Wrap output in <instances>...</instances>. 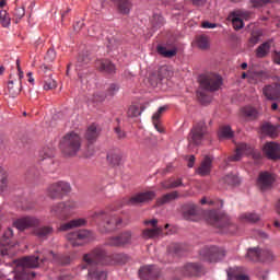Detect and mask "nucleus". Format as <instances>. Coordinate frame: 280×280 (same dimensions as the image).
<instances>
[{"mask_svg": "<svg viewBox=\"0 0 280 280\" xmlns=\"http://www.w3.org/2000/svg\"><path fill=\"white\" fill-rule=\"evenodd\" d=\"M95 218L96 220H101V226H103L104 233H110V231H115L121 224V218L113 212L101 210L95 212Z\"/></svg>", "mask_w": 280, "mask_h": 280, "instance_id": "423d86ee", "label": "nucleus"}, {"mask_svg": "<svg viewBox=\"0 0 280 280\" xmlns=\"http://www.w3.org/2000/svg\"><path fill=\"white\" fill-rule=\"evenodd\" d=\"M13 15L15 16L16 21H21V19L25 16V9L23 7L15 8Z\"/></svg>", "mask_w": 280, "mask_h": 280, "instance_id": "0e129e2a", "label": "nucleus"}, {"mask_svg": "<svg viewBox=\"0 0 280 280\" xmlns=\"http://www.w3.org/2000/svg\"><path fill=\"white\" fill-rule=\"evenodd\" d=\"M106 94L104 92H96L94 95H93V102L95 103H100V102H104V100H106Z\"/></svg>", "mask_w": 280, "mask_h": 280, "instance_id": "69168bd1", "label": "nucleus"}, {"mask_svg": "<svg viewBox=\"0 0 280 280\" xmlns=\"http://www.w3.org/2000/svg\"><path fill=\"white\" fill-rule=\"evenodd\" d=\"M176 198H178V191H172V192L165 194L161 198L156 199L155 207H163V205H167L173 200H176Z\"/></svg>", "mask_w": 280, "mask_h": 280, "instance_id": "f704fd0d", "label": "nucleus"}, {"mask_svg": "<svg viewBox=\"0 0 280 280\" xmlns=\"http://www.w3.org/2000/svg\"><path fill=\"white\" fill-rule=\"evenodd\" d=\"M228 280H250L248 275H244V267H230L226 269Z\"/></svg>", "mask_w": 280, "mask_h": 280, "instance_id": "b1692460", "label": "nucleus"}, {"mask_svg": "<svg viewBox=\"0 0 280 280\" xmlns=\"http://www.w3.org/2000/svg\"><path fill=\"white\" fill-rule=\"evenodd\" d=\"M243 154H252V158L254 161L258 163V161H261V152L255 151L250 148V145L246 143H241L237 145L235 154L228 158V161H241Z\"/></svg>", "mask_w": 280, "mask_h": 280, "instance_id": "ddd939ff", "label": "nucleus"}, {"mask_svg": "<svg viewBox=\"0 0 280 280\" xmlns=\"http://www.w3.org/2000/svg\"><path fill=\"white\" fill-rule=\"evenodd\" d=\"M161 233H163V229L161 228L145 229L142 231V236L144 240H154V237H159Z\"/></svg>", "mask_w": 280, "mask_h": 280, "instance_id": "58836bf2", "label": "nucleus"}, {"mask_svg": "<svg viewBox=\"0 0 280 280\" xmlns=\"http://www.w3.org/2000/svg\"><path fill=\"white\" fill-rule=\"evenodd\" d=\"M88 62H91V58H89V55H79L75 65L77 71H82V67H85Z\"/></svg>", "mask_w": 280, "mask_h": 280, "instance_id": "8fccbe9b", "label": "nucleus"}, {"mask_svg": "<svg viewBox=\"0 0 280 280\" xmlns=\"http://www.w3.org/2000/svg\"><path fill=\"white\" fill-rule=\"evenodd\" d=\"M38 256H26L20 260V266L25 270L26 268H38L40 266Z\"/></svg>", "mask_w": 280, "mask_h": 280, "instance_id": "2f4dec72", "label": "nucleus"}, {"mask_svg": "<svg viewBox=\"0 0 280 280\" xmlns=\"http://www.w3.org/2000/svg\"><path fill=\"white\" fill-rule=\"evenodd\" d=\"M233 129L229 125L221 126L219 129V139H233Z\"/></svg>", "mask_w": 280, "mask_h": 280, "instance_id": "c03bdc74", "label": "nucleus"}, {"mask_svg": "<svg viewBox=\"0 0 280 280\" xmlns=\"http://www.w3.org/2000/svg\"><path fill=\"white\" fill-rule=\"evenodd\" d=\"M23 70H21V60L15 61V73L11 70L9 81L7 83L11 97H16L23 91Z\"/></svg>", "mask_w": 280, "mask_h": 280, "instance_id": "20e7f679", "label": "nucleus"}, {"mask_svg": "<svg viewBox=\"0 0 280 280\" xmlns=\"http://www.w3.org/2000/svg\"><path fill=\"white\" fill-rule=\"evenodd\" d=\"M8 189V177L0 176V191H5Z\"/></svg>", "mask_w": 280, "mask_h": 280, "instance_id": "774afa93", "label": "nucleus"}, {"mask_svg": "<svg viewBox=\"0 0 280 280\" xmlns=\"http://www.w3.org/2000/svg\"><path fill=\"white\" fill-rule=\"evenodd\" d=\"M206 220L208 224H211L214 229H219L221 233H235L237 231V225L231 221V217L222 211H208L206 213Z\"/></svg>", "mask_w": 280, "mask_h": 280, "instance_id": "f03ea898", "label": "nucleus"}, {"mask_svg": "<svg viewBox=\"0 0 280 280\" xmlns=\"http://www.w3.org/2000/svg\"><path fill=\"white\" fill-rule=\"evenodd\" d=\"M224 187H240L242 179L238 176H223L219 179Z\"/></svg>", "mask_w": 280, "mask_h": 280, "instance_id": "72a5a7b5", "label": "nucleus"}, {"mask_svg": "<svg viewBox=\"0 0 280 280\" xmlns=\"http://www.w3.org/2000/svg\"><path fill=\"white\" fill-rule=\"evenodd\" d=\"M199 90L197 91V100L200 104H210L211 95L209 93H215L220 91L222 86V77L218 73L206 72L199 75Z\"/></svg>", "mask_w": 280, "mask_h": 280, "instance_id": "f257e3e1", "label": "nucleus"}, {"mask_svg": "<svg viewBox=\"0 0 280 280\" xmlns=\"http://www.w3.org/2000/svg\"><path fill=\"white\" fill-rule=\"evenodd\" d=\"M47 257H51L52 264H57L58 266H69L71 264L70 256L56 254L54 250H49Z\"/></svg>", "mask_w": 280, "mask_h": 280, "instance_id": "c85d7f7f", "label": "nucleus"}, {"mask_svg": "<svg viewBox=\"0 0 280 280\" xmlns=\"http://www.w3.org/2000/svg\"><path fill=\"white\" fill-rule=\"evenodd\" d=\"M93 238V232L89 230H79L77 232H71L66 235V240L71 243L73 247L84 246L85 242Z\"/></svg>", "mask_w": 280, "mask_h": 280, "instance_id": "f8f14e48", "label": "nucleus"}, {"mask_svg": "<svg viewBox=\"0 0 280 280\" xmlns=\"http://www.w3.org/2000/svg\"><path fill=\"white\" fill-rule=\"evenodd\" d=\"M151 25L153 30H159V27H163V25H165V20L163 19V15L154 13L151 19Z\"/></svg>", "mask_w": 280, "mask_h": 280, "instance_id": "a18cd8bd", "label": "nucleus"}, {"mask_svg": "<svg viewBox=\"0 0 280 280\" xmlns=\"http://www.w3.org/2000/svg\"><path fill=\"white\" fill-rule=\"evenodd\" d=\"M161 268L154 265H148L139 269L141 280H159L161 279Z\"/></svg>", "mask_w": 280, "mask_h": 280, "instance_id": "f3484780", "label": "nucleus"}, {"mask_svg": "<svg viewBox=\"0 0 280 280\" xmlns=\"http://www.w3.org/2000/svg\"><path fill=\"white\" fill-rule=\"evenodd\" d=\"M212 167H213V158L206 155L201 161L199 167L197 168V174L207 176L211 174Z\"/></svg>", "mask_w": 280, "mask_h": 280, "instance_id": "bb28decb", "label": "nucleus"}, {"mask_svg": "<svg viewBox=\"0 0 280 280\" xmlns=\"http://www.w3.org/2000/svg\"><path fill=\"white\" fill-rule=\"evenodd\" d=\"M183 179L178 178L176 180L170 179L168 182H163L162 187L163 189H176V187H182Z\"/></svg>", "mask_w": 280, "mask_h": 280, "instance_id": "09e8293b", "label": "nucleus"}, {"mask_svg": "<svg viewBox=\"0 0 280 280\" xmlns=\"http://www.w3.org/2000/svg\"><path fill=\"white\" fill-rule=\"evenodd\" d=\"M199 257L202 261H208L209 264H218L226 257V249L215 245L205 246L199 250Z\"/></svg>", "mask_w": 280, "mask_h": 280, "instance_id": "39448f33", "label": "nucleus"}, {"mask_svg": "<svg viewBox=\"0 0 280 280\" xmlns=\"http://www.w3.org/2000/svg\"><path fill=\"white\" fill-rule=\"evenodd\" d=\"M236 16H240L243 21H250L253 19V12L246 10H236L234 11Z\"/></svg>", "mask_w": 280, "mask_h": 280, "instance_id": "13d9d810", "label": "nucleus"}, {"mask_svg": "<svg viewBox=\"0 0 280 280\" xmlns=\"http://www.w3.org/2000/svg\"><path fill=\"white\" fill-rule=\"evenodd\" d=\"M261 40V34L259 33H253L250 38H249V45L250 47H255Z\"/></svg>", "mask_w": 280, "mask_h": 280, "instance_id": "e2e57ef3", "label": "nucleus"}, {"mask_svg": "<svg viewBox=\"0 0 280 280\" xmlns=\"http://www.w3.org/2000/svg\"><path fill=\"white\" fill-rule=\"evenodd\" d=\"M14 232L12 229H8L0 237V257L10 255V250L16 246V242L13 241Z\"/></svg>", "mask_w": 280, "mask_h": 280, "instance_id": "2eb2a0df", "label": "nucleus"}, {"mask_svg": "<svg viewBox=\"0 0 280 280\" xmlns=\"http://www.w3.org/2000/svg\"><path fill=\"white\" fill-rule=\"evenodd\" d=\"M242 220H245V222H252V224H255V222H259L260 218L259 214L255 212H247L242 214Z\"/></svg>", "mask_w": 280, "mask_h": 280, "instance_id": "864d4df0", "label": "nucleus"}, {"mask_svg": "<svg viewBox=\"0 0 280 280\" xmlns=\"http://www.w3.org/2000/svg\"><path fill=\"white\" fill-rule=\"evenodd\" d=\"M30 277L34 278L36 277L35 272H27V270L22 269V271H18L14 275V280H27L30 279Z\"/></svg>", "mask_w": 280, "mask_h": 280, "instance_id": "3c124183", "label": "nucleus"}, {"mask_svg": "<svg viewBox=\"0 0 280 280\" xmlns=\"http://www.w3.org/2000/svg\"><path fill=\"white\" fill-rule=\"evenodd\" d=\"M165 110H167V106L160 107L158 112L153 114L152 119L161 121V116L163 115V113H165Z\"/></svg>", "mask_w": 280, "mask_h": 280, "instance_id": "338daca9", "label": "nucleus"}, {"mask_svg": "<svg viewBox=\"0 0 280 280\" xmlns=\"http://www.w3.org/2000/svg\"><path fill=\"white\" fill-rule=\"evenodd\" d=\"M86 221L84 219H73L67 223H62L59 225L58 231L67 232L71 231L72 229H80V226H84Z\"/></svg>", "mask_w": 280, "mask_h": 280, "instance_id": "cd10ccee", "label": "nucleus"}, {"mask_svg": "<svg viewBox=\"0 0 280 280\" xmlns=\"http://www.w3.org/2000/svg\"><path fill=\"white\" fill-rule=\"evenodd\" d=\"M47 197L50 200H62L67 194H71V184L67 182H57L47 187Z\"/></svg>", "mask_w": 280, "mask_h": 280, "instance_id": "6e6552de", "label": "nucleus"}, {"mask_svg": "<svg viewBox=\"0 0 280 280\" xmlns=\"http://www.w3.org/2000/svg\"><path fill=\"white\" fill-rule=\"evenodd\" d=\"M116 93H119V86L117 85V83H112L107 88L105 95L107 97H115Z\"/></svg>", "mask_w": 280, "mask_h": 280, "instance_id": "bf43d9fd", "label": "nucleus"}, {"mask_svg": "<svg viewBox=\"0 0 280 280\" xmlns=\"http://www.w3.org/2000/svg\"><path fill=\"white\" fill-rule=\"evenodd\" d=\"M241 113L243 117H247L248 119H257V109L252 106L243 107Z\"/></svg>", "mask_w": 280, "mask_h": 280, "instance_id": "49530a36", "label": "nucleus"}, {"mask_svg": "<svg viewBox=\"0 0 280 280\" xmlns=\"http://www.w3.org/2000/svg\"><path fill=\"white\" fill-rule=\"evenodd\" d=\"M209 131L205 121L197 122L190 130L188 142L192 145H200L207 139Z\"/></svg>", "mask_w": 280, "mask_h": 280, "instance_id": "9d476101", "label": "nucleus"}, {"mask_svg": "<svg viewBox=\"0 0 280 280\" xmlns=\"http://www.w3.org/2000/svg\"><path fill=\"white\" fill-rule=\"evenodd\" d=\"M40 71L44 73V90L51 91V89H56V81L51 79V68L47 65H43Z\"/></svg>", "mask_w": 280, "mask_h": 280, "instance_id": "4be33fe9", "label": "nucleus"}, {"mask_svg": "<svg viewBox=\"0 0 280 280\" xmlns=\"http://www.w3.org/2000/svg\"><path fill=\"white\" fill-rule=\"evenodd\" d=\"M132 244V232L125 231L117 236H110L106 240L105 246H112L114 248H121Z\"/></svg>", "mask_w": 280, "mask_h": 280, "instance_id": "4468645a", "label": "nucleus"}, {"mask_svg": "<svg viewBox=\"0 0 280 280\" xmlns=\"http://www.w3.org/2000/svg\"><path fill=\"white\" fill-rule=\"evenodd\" d=\"M33 233L38 240H49L54 235V226L43 225L35 229Z\"/></svg>", "mask_w": 280, "mask_h": 280, "instance_id": "c756f323", "label": "nucleus"}, {"mask_svg": "<svg viewBox=\"0 0 280 280\" xmlns=\"http://www.w3.org/2000/svg\"><path fill=\"white\" fill-rule=\"evenodd\" d=\"M271 42H265L256 49L257 58H266L270 51Z\"/></svg>", "mask_w": 280, "mask_h": 280, "instance_id": "a19ab883", "label": "nucleus"}, {"mask_svg": "<svg viewBox=\"0 0 280 280\" xmlns=\"http://www.w3.org/2000/svg\"><path fill=\"white\" fill-rule=\"evenodd\" d=\"M10 15H8V11L1 10L0 11V23L2 27H10Z\"/></svg>", "mask_w": 280, "mask_h": 280, "instance_id": "4d7b16f0", "label": "nucleus"}, {"mask_svg": "<svg viewBox=\"0 0 280 280\" xmlns=\"http://www.w3.org/2000/svg\"><path fill=\"white\" fill-rule=\"evenodd\" d=\"M262 93L267 100H270L271 102H280V82L265 86Z\"/></svg>", "mask_w": 280, "mask_h": 280, "instance_id": "6ab92c4d", "label": "nucleus"}, {"mask_svg": "<svg viewBox=\"0 0 280 280\" xmlns=\"http://www.w3.org/2000/svg\"><path fill=\"white\" fill-rule=\"evenodd\" d=\"M207 273V269L200 262H186L182 268L176 270V275L182 277H202Z\"/></svg>", "mask_w": 280, "mask_h": 280, "instance_id": "9b49d317", "label": "nucleus"}, {"mask_svg": "<svg viewBox=\"0 0 280 280\" xmlns=\"http://www.w3.org/2000/svg\"><path fill=\"white\" fill-rule=\"evenodd\" d=\"M197 47H199V49H209V37L205 35L197 36Z\"/></svg>", "mask_w": 280, "mask_h": 280, "instance_id": "5fc2aeb1", "label": "nucleus"}, {"mask_svg": "<svg viewBox=\"0 0 280 280\" xmlns=\"http://www.w3.org/2000/svg\"><path fill=\"white\" fill-rule=\"evenodd\" d=\"M154 198H156V192L154 190L138 192L128 200L127 205H129V207H139L152 202Z\"/></svg>", "mask_w": 280, "mask_h": 280, "instance_id": "dca6fc26", "label": "nucleus"}, {"mask_svg": "<svg viewBox=\"0 0 280 280\" xmlns=\"http://www.w3.org/2000/svg\"><path fill=\"white\" fill-rule=\"evenodd\" d=\"M108 164L116 170L115 174H121V165L124 160L121 159V154L117 152H110L107 154Z\"/></svg>", "mask_w": 280, "mask_h": 280, "instance_id": "393cba45", "label": "nucleus"}, {"mask_svg": "<svg viewBox=\"0 0 280 280\" xmlns=\"http://www.w3.org/2000/svg\"><path fill=\"white\" fill-rule=\"evenodd\" d=\"M113 3H116L118 5V10L120 14H129L130 8H132V3H130V0H110Z\"/></svg>", "mask_w": 280, "mask_h": 280, "instance_id": "c9c22d12", "label": "nucleus"}, {"mask_svg": "<svg viewBox=\"0 0 280 280\" xmlns=\"http://www.w3.org/2000/svg\"><path fill=\"white\" fill-rule=\"evenodd\" d=\"M271 261H275V254L270 249L260 248L259 262L270 264Z\"/></svg>", "mask_w": 280, "mask_h": 280, "instance_id": "4c0bfd02", "label": "nucleus"}, {"mask_svg": "<svg viewBox=\"0 0 280 280\" xmlns=\"http://www.w3.org/2000/svg\"><path fill=\"white\" fill-rule=\"evenodd\" d=\"M84 137L88 143H95L97 141V137H100V129H97V126L93 124L88 127Z\"/></svg>", "mask_w": 280, "mask_h": 280, "instance_id": "473e14b6", "label": "nucleus"}, {"mask_svg": "<svg viewBox=\"0 0 280 280\" xmlns=\"http://www.w3.org/2000/svg\"><path fill=\"white\" fill-rule=\"evenodd\" d=\"M39 224L40 220L36 219V217H24L13 222V226L18 231H27V229H34V226H38Z\"/></svg>", "mask_w": 280, "mask_h": 280, "instance_id": "a211bd4d", "label": "nucleus"}, {"mask_svg": "<svg viewBox=\"0 0 280 280\" xmlns=\"http://www.w3.org/2000/svg\"><path fill=\"white\" fill-rule=\"evenodd\" d=\"M54 156H55L54 149L49 147H45L43 150L39 151L38 161L40 165H44V167H47V165H54Z\"/></svg>", "mask_w": 280, "mask_h": 280, "instance_id": "412c9836", "label": "nucleus"}, {"mask_svg": "<svg viewBox=\"0 0 280 280\" xmlns=\"http://www.w3.org/2000/svg\"><path fill=\"white\" fill-rule=\"evenodd\" d=\"M172 75H174V72L172 70H170L168 67L163 66L160 68L159 70V78L160 80H168V78H172Z\"/></svg>", "mask_w": 280, "mask_h": 280, "instance_id": "603ef678", "label": "nucleus"}, {"mask_svg": "<svg viewBox=\"0 0 280 280\" xmlns=\"http://www.w3.org/2000/svg\"><path fill=\"white\" fill-rule=\"evenodd\" d=\"M156 51L160 56H163V58H174V56L178 54L177 48L167 49V47L161 45L156 47Z\"/></svg>", "mask_w": 280, "mask_h": 280, "instance_id": "e433bc0d", "label": "nucleus"}, {"mask_svg": "<svg viewBox=\"0 0 280 280\" xmlns=\"http://www.w3.org/2000/svg\"><path fill=\"white\" fill-rule=\"evenodd\" d=\"M46 62H54L56 60V50L54 48H49L45 56Z\"/></svg>", "mask_w": 280, "mask_h": 280, "instance_id": "680f3d73", "label": "nucleus"}, {"mask_svg": "<svg viewBox=\"0 0 280 280\" xmlns=\"http://www.w3.org/2000/svg\"><path fill=\"white\" fill-rule=\"evenodd\" d=\"M128 117H139L141 115V109L138 106H130L127 112Z\"/></svg>", "mask_w": 280, "mask_h": 280, "instance_id": "052dcab7", "label": "nucleus"}, {"mask_svg": "<svg viewBox=\"0 0 280 280\" xmlns=\"http://www.w3.org/2000/svg\"><path fill=\"white\" fill-rule=\"evenodd\" d=\"M264 153L271 161H278L280 159V145L275 142H267L264 147Z\"/></svg>", "mask_w": 280, "mask_h": 280, "instance_id": "5701e85b", "label": "nucleus"}, {"mask_svg": "<svg viewBox=\"0 0 280 280\" xmlns=\"http://www.w3.org/2000/svg\"><path fill=\"white\" fill-rule=\"evenodd\" d=\"M83 261L86 266H108L110 264V256L102 248H95L90 254L83 256Z\"/></svg>", "mask_w": 280, "mask_h": 280, "instance_id": "0eeeda50", "label": "nucleus"}, {"mask_svg": "<svg viewBox=\"0 0 280 280\" xmlns=\"http://www.w3.org/2000/svg\"><path fill=\"white\" fill-rule=\"evenodd\" d=\"M275 182V176H258L256 185L260 191H268V189H272Z\"/></svg>", "mask_w": 280, "mask_h": 280, "instance_id": "a878e982", "label": "nucleus"}, {"mask_svg": "<svg viewBox=\"0 0 280 280\" xmlns=\"http://www.w3.org/2000/svg\"><path fill=\"white\" fill-rule=\"evenodd\" d=\"M88 277L90 279H94V280H106L108 275L106 273V271H100V270H91L89 269V273Z\"/></svg>", "mask_w": 280, "mask_h": 280, "instance_id": "de8ad7c7", "label": "nucleus"}, {"mask_svg": "<svg viewBox=\"0 0 280 280\" xmlns=\"http://www.w3.org/2000/svg\"><path fill=\"white\" fill-rule=\"evenodd\" d=\"M95 68L104 73H115V65L108 59H98L95 61Z\"/></svg>", "mask_w": 280, "mask_h": 280, "instance_id": "7c9ffc66", "label": "nucleus"}, {"mask_svg": "<svg viewBox=\"0 0 280 280\" xmlns=\"http://www.w3.org/2000/svg\"><path fill=\"white\" fill-rule=\"evenodd\" d=\"M198 215V206L194 202H188L182 206V218L184 220L194 222V219Z\"/></svg>", "mask_w": 280, "mask_h": 280, "instance_id": "aec40b11", "label": "nucleus"}, {"mask_svg": "<svg viewBox=\"0 0 280 280\" xmlns=\"http://www.w3.org/2000/svg\"><path fill=\"white\" fill-rule=\"evenodd\" d=\"M260 247H250L247 249L245 255L248 261H254L255 264L259 262Z\"/></svg>", "mask_w": 280, "mask_h": 280, "instance_id": "ea45409f", "label": "nucleus"}, {"mask_svg": "<svg viewBox=\"0 0 280 280\" xmlns=\"http://www.w3.org/2000/svg\"><path fill=\"white\" fill-rule=\"evenodd\" d=\"M280 0H252V8H264V5H268V3H277Z\"/></svg>", "mask_w": 280, "mask_h": 280, "instance_id": "6e6d98bb", "label": "nucleus"}, {"mask_svg": "<svg viewBox=\"0 0 280 280\" xmlns=\"http://www.w3.org/2000/svg\"><path fill=\"white\" fill-rule=\"evenodd\" d=\"M60 148L65 156H75L82 150V136L75 131L66 133L60 141Z\"/></svg>", "mask_w": 280, "mask_h": 280, "instance_id": "7ed1b4c3", "label": "nucleus"}, {"mask_svg": "<svg viewBox=\"0 0 280 280\" xmlns=\"http://www.w3.org/2000/svg\"><path fill=\"white\" fill-rule=\"evenodd\" d=\"M229 21L232 22L234 30H242L244 27V20L240 18L235 11L231 12L228 16Z\"/></svg>", "mask_w": 280, "mask_h": 280, "instance_id": "79ce46f5", "label": "nucleus"}, {"mask_svg": "<svg viewBox=\"0 0 280 280\" xmlns=\"http://www.w3.org/2000/svg\"><path fill=\"white\" fill-rule=\"evenodd\" d=\"M75 209H78V202L69 200L52 206L50 208V213L55 218H59V220H67Z\"/></svg>", "mask_w": 280, "mask_h": 280, "instance_id": "1a4fd4ad", "label": "nucleus"}, {"mask_svg": "<svg viewBox=\"0 0 280 280\" xmlns=\"http://www.w3.org/2000/svg\"><path fill=\"white\" fill-rule=\"evenodd\" d=\"M262 132L268 135V137H271V139H275L279 135V128L271 124H265L262 125Z\"/></svg>", "mask_w": 280, "mask_h": 280, "instance_id": "37998d69", "label": "nucleus"}]
</instances>
